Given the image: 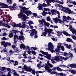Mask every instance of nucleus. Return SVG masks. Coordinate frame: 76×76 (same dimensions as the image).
Returning <instances> with one entry per match:
<instances>
[{
    "mask_svg": "<svg viewBox=\"0 0 76 76\" xmlns=\"http://www.w3.org/2000/svg\"><path fill=\"white\" fill-rule=\"evenodd\" d=\"M23 11L22 12L20 11L19 15H18L19 16H20L19 18H22V20H23L24 22L25 21H26V19H27V16L23 14Z\"/></svg>",
    "mask_w": 76,
    "mask_h": 76,
    "instance_id": "obj_1",
    "label": "nucleus"
},
{
    "mask_svg": "<svg viewBox=\"0 0 76 76\" xmlns=\"http://www.w3.org/2000/svg\"><path fill=\"white\" fill-rule=\"evenodd\" d=\"M37 31H36V30L35 29H32L31 30V31L30 34V37H33V36L34 35H35V36H34V38H38V36H37Z\"/></svg>",
    "mask_w": 76,
    "mask_h": 76,
    "instance_id": "obj_2",
    "label": "nucleus"
},
{
    "mask_svg": "<svg viewBox=\"0 0 76 76\" xmlns=\"http://www.w3.org/2000/svg\"><path fill=\"white\" fill-rule=\"evenodd\" d=\"M24 68L26 72H31L32 71L31 73H32V74L34 75H35V71L34 70H32V68H29L26 65L24 66Z\"/></svg>",
    "mask_w": 76,
    "mask_h": 76,
    "instance_id": "obj_3",
    "label": "nucleus"
},
{
    "mask_svg": "<svg viewBox=\"0 0 76 76\" xmlns=\"http://www.w3.org/2000/svg\"><path fill=\"white\" fill-rule=\"evenodd\" d=\"M57 33L58 34L57 35V36H58V37H59V36H60V35H61L62 36H63V35L61 34L62 33L64 34L65 35H66V36H70V34H69V33H67V32H66V31H58L57 32Z\"/></svg>",
    "mask_w": 76,
    "mask_h": 76,
    "instance_id": "obj_4",
    "label": "nucleus"
},
{
    "mask_svg": "<svg viewBox=\"0 0 76 76\" xmlns=\"http://www.w3.org/2000/svg\"><path fill=\"white\" fill-rule=\"evenodd\" d=\"M12 32H13V33H15V35L14 36V41L15 43H16L17 42L15 41L16 40V37L17 39H18V35H16V33L18 32V31L17 30H15L13 29L11 31Z\"/></svg>",
    "mask_w": 76,
    "mask_h": 76,
    "instance_id": "obj_5",
    "label": "nucleus"
},
{
    "mask_svg": "<svg viewBox=\"0 0 76 76\" xmlns=\"http://www.w3.org/2000/svg\"><path fill=\"white\" fill-rule=\"evenodd\" d=\"M44 31L46 33H51V32H53V29H48L47 27H45L44 29Z\"/></svg>",
    "mask_w": 76,
    "mask_h": 76,
    "instance_id": "obj_6",
    "label": "nucleus"
},
{
    "mask_svg": "<svg viewBox=\"0 0 76 76\" xmlns=\"http://www.w3.org/2000/svg\"><path fill=\"white\" fill-rule=\"evenodd\" d=\"M69 29L70 31L73 34H76V30L75 29H73L72 28V26H69Z\"/></svg>",
    "mask_w": 76,
    "mask_h": 76,
    "instance_id": "obj_7",
    "label": "nucleus"
},
{
    "mask_svg": "<svg viewBox=\"0 0 76 76\" xmlns=\"http://www.w3.org/2000/svg\"><path fill=\"white\" fill-rule=\"evenodd\" d=\"M0 6H1L2 8H8L9 5L7 4L0 3Z\"/></svg>",
    "mask_w": 76,
    "mask_h": 76,
    "instance_id": "obj_8",
    "label": "nucleus"
},
{
    "mask_svg": "<svg viewBox=\"0 0 76 76\" xmlns=\"http://www.w3.org/2000/svg\"><path fill=\"white\" fill-rule=\"evenodd\" d=\"M23 12L26 14L27 16H29V15H31L32 14V12L31 11L28 10V11H23Z\"/></svg>",
    "mask_w": 76,
    "mask_h": 76,
    "instance_id": "obj_9",
    "label": "nucleus"
},
{
    "mask_svg": "<svg viewBox=\"0 0 76 76\" xmlns=\"http://www.w3.org/2000/svg\"><path fill=\"white\" fill-rule=\"evenodd\" d=\"M48 49L49 50H50L51 49H53L54 47L53 46V43L51 42L49 43L48 44Z\"/></svg>",
    "mask_w": 76,
    "mask_h": 76,
    "instance_id": "obj_10",
    "label": "nucleus"
},
{
    "mask_svg": "<svg viewBox=\"0 0 76 76\" xmlns=\"http://www.w3.org/2000/svg\"><path fill=\"white\" fill-rule=\"evenodd\" d=\"M54 59L55 61H57V62H59L60 61V56H55L54 57Z\"/></svg>",
    "mask_w": 76,
    "mask_h": 76,
    "instance_id": "obj_11",
    "label": "nucleus"
},
{
    "mask_svg": "<svg viewBox=\"0 0 76 76\" xmlns=\"http://www.w3.org/2000/svg\"><path fill=\"white\" fill-rule=\"evenodd\" d=\"M20 8L22 10H23V11H27V10H28L29 8H26L25 7H23L22 6H19Z\"/></svg>",
    "mask_w": 76,
    "mask_h": 76,
    "instance_id": "obj_12",
    "label": "nucleus"
},
{
    "mask_svg": "<svg viewBox=\"0 0 76 76\" xmlns=\"http://www.w3.org/2000/svg\"><path fill=\"white\" fill-rule=\"evenodd\" d=\"M9 8L10 10H11V11H12L13 10H16V8L15 7H13V6H9L8 7V8Z\"/></svg>",
    "mask_w": 76,
    "mask_h": 76,
    "instance_id": "obj_13",
    "label": "nucleus"
},
{
    "mask_svg": "<svg viewBox=\"0 0 76 76\" xmlns=\"http://www.w3.org/2000/svg\"><path fill=\"white\" fill-rule=\"evenodd\" d=\"M66 47V48L68 49H70L71 48V45H68V44H63Z\"/></svg>",
    "mask_w": 76,
    "mask_h": 76,
    "instance_id": "obj_14",
    "label": "nucleus"
},
{
    "mask_svg": "<svg viewBox=\"0 0 76 76\" xmlns=\"http://www.w3.org/2000/svg\"><path fill=\"white\" fill-rule=\"evenodd\" d=\"M7 45L9 46V47L11 46V43L10 42H6L4 46V47H5V48H6Z\"/></svg>",
    "mask_w": 76,
    "mask_h": 76,
    "instance_id": "obj_15",
    "label": "nucleus"
},
{
    "mask_svg": "<svg viewBox=\"0 0 76 76\" xmlns=\"http://www.w3.org/2000/svg\"><path fill=\"white\" fill-rule=\"evenodd\" d=\"M20 47L21 49H22V48H23V49H26V48L23 44H22L20 45Z\"/></svg>",
    "mask_w": 76,
    "mask_h": 76,
    "instance_id": "obj_16",
    "label": "nucleus"
},
{
    "mask_svg": "<svg viewBox=\"0 0 76 76\" xmlns=\"http://www.w3.org/2000/svg\"><path fill=\"white\" fill-rule=\"evenodd\" d=\"M39 52L40 53H42V54H43V55H45V56H47L48 54V52H44L42 50H40Z\"/></svg>",
    "mask_w": 76,
    "mask_h": 76,
    "instance_id": "obj_17",
    "label": "nucleus"
},
{
    "mask_svg": "<svg viewBox=\"0 0 76 76\" xmlns=\"http://www.w3.org/2000/svg\"><path fill=\"white\" fill-rule=\"evenodd\" d=\"M66 41H67V42H71L73 43V41L72 39L69 38H67L66 39Z\"/></svg>",
    "mask_w": 76,
    "mask_h": 76,
    "instance_id": "obj_18",
    "label": "nucleus"
},
{
    "mask_svg": "<svg viewBox=\"0 0 76 76\" xmlns=\"http://www.w3.org/2000/svg\"><path fill=\"white\" fill-rule=\"evenodd\" d=\"M38 4L39 10H43L42 7V5H41V4L40 3H39Z\"/></svg>",
    "mask_w": 76,
    "mask_h": 76,
    "instance_id": "obj_19",
    "label": "nucleus"
},
{
    "mask_svg": "<svg viewBox=\"0 0 76 76\" xmlns=\"http://www.w3.org/2000/svg\"><path fill=\"white\" fill-rule=\"evenodd\" d=\"M45 69L46 70H47L48 73H50L51 72V69H50V67H46L45 68Z\"/></svg>",
    "mask_w": 76,
    "mask_h": 76,
    "instance_id": "obj_20",
    "label": "nucleus"
},
{
    "mask_svg": "<svg viewBox=\"0 0 76 76\" xmlns=\"http://www.w3.org/2000/svg\"><path fill=\"white\" fill-rule=\"evenodd\" d=\"M53 19L54 21H55V23H56V24L57 23H58V18H53Z\"/></svg>",
    "mask_w": 76,
    "mask_h": 76,
    "instance_id": "obj_21",
    "label": "nucleus"
},
{
    "mask_svg": "<svg viewBox=\"0 0 76 76\" xmlns=\"http://www.w3.org/2000/svg\"><path fill=\"white\" fill-rule=\"evenodd\" d=\"M14 33H13V32H11L10 33L9 35V37L10 38H12V37H13V34H14Z\"/></svg>",
    "mask_w": 76,
    "mask_h": 76,
    "instance_id": "obj_22",
    "label": "nucleus"
},
{
    "mask_svg": "<svg viewBox=\"0 0 76 76\" xmlns=\"http://www.w3.org/2000/svg\"><path fill=\"white\" fill-rule=\"evenodd\" d=\"M24 38V36L23 35H20L18 37V39L20 40H22V39Z\"/></svg>",
    "mask_w": 76,
    "mask_h": 76,
    "instance_id": "obj_23",
    "label": "nucleus"
},
{
    "mask_svg": "<svg viewBox=\"0 0 76 76\" xmlns=\"http://www.w3.org/2000/svg\"><path fill=\"white\" fill-rule=\"evenodd\" d=\"M22 25L21 26V28H25L26 27V24H24V23H22Z\"/></svg>",
    "mask_w": 76,
    "mask_h": 76,
    "instance_id": "obj_24",
    "label": "nucleus"
},
{
    "mask_svg": "<svg viewBox=\"0 0 76 76\" xmlns=\"http://www.w3.org/2000/svg\"><path fill=\"white\" fill-rule=\"evenodd\" d=\"M46 58L48 59V60H51V55L50 54H48L46 56Z\"/></svg>",
    "mask_w": 76,
    "mask_h": 76,
    "instance_id": "obj_25",
    "label": "nucleus"
},
{
    "mask_svg": "<svg viewBox=\"0 0 76 76\" xmlns=\"http://www.w3.org/2000/svg\"><path fill=\"white\" fill-rule=\"evenodd\" d=\"M47 33L45 31L44 32H43L41 36L43 37L44 36V37H46V36H47Z\"/></svg>",
    "mask_w": 76,
    "mask_h": 76,
    "instance_id": "obj_26",
    "label": "nucleus"
},
{
    "mask_svg": "<svg viewBox=\"0 0 76 76\" xmlns=\"http://www.w3.org/2000/svg\"><path fill=\"white\" fill-rule=\"evenodd\" d=\"M45 1L47 0V1H48L49 3H51L52 2L53 3H56V1L55 0H45Z\"/></svg>",
    "mask_w": 76,
    "mask_h": 76,
    "instance_id": "obj_27",
    "label": "nucleus"
},
{
    "mask_svg": "<svg viewBox=\"0 0 76 76\" xmlns=\"http://www.w3.org/2000/svg\"><path fill=\"white\" fill-rule=\"evenodd\" d=\"M44 25H45L46 26H50V23H47V22H45L44 23Z\"/></svg>",
    "mask_w": 76,
    "mask_h": 76,
    "instance_id": "obj_28",
    "label": "nucleus"
},
{
    "mask_svg": "<svg viewBox=\"0 0 76 76\" xmlns=\"http://www.w3.org/2000/svg\"><path fill=\"white\" fill-rule=\"evenodd\" d=\"M56 69L58 71H59V72H62V70H63V69L60 68L59 67H56Z\"/></svg>",
    "mask_w": 76,
    "mask_h": 76,
    "instance_id": "obj_29",
    "label": "nucleus"
},
{
    "mask_svg": "<svg viewBox=\"0 0 76 76\" xmlns=\"http://www.w3.org/2000/svg\"><path fill=\"white\" fill-rule=\"evenodd\" d=\"M21 23H19V24H16V28H18L19 27V28H21Z\"/></svg>",
    "mask_w": 76,
    "mask_h": 76,
    "instance_id": "obj_30",
    "label": "nucleus"
},
{
    "mask_svg": "<svg viewBox=\"0 0 76 76\" xmlns=\"http://www.w3.org/2000/svg\"><path fill=\"white\" fill-rule=\"evenodd\" d=\"M59 58H60V61H62L63 60H64L65 58L64 57H63L62 56H59Z\"/></svg>",
    "mask_w": 76,
    "mask_h": 76,
    "instance_id": "obj_31",
    "label": "nucleus"
},
{
    "mask_svg": "<svg viewBox=\"0 0 76 76\" xmlns=\"http://www.w3.org/2000/svg\"><path fill=\"white\" fill-rule=\"evenodd\" d=\"M7 60L8 61H10V63H14L15 62V61H14L13 60H10V57H9V59H7Z\"/></svg>",
    "mask_w": 76,
    "mask_h": 76,
    "instance_id": "obj_32",
    "label": "nucleus"
},
{
    "mask_svg": "<svg viewBox=\"0 0 76 76\" xmlns=\"http://www.w3.org/2000/svg\"><path fill=\"white\" fill-rule=\"evenodd\" d=\"M1 44L4 47V45L6 44V42L5 41H2L1 42Z\"/></svg>",
    "mask_w": 76,
    "mask_h": 76,
    "instance_id": "obj_33",
    "label": "nucleus"
},
{
    "mask_svg": "<svg viewBox=\"0 0 76 76\" xmlns=\"http://www.w3.org/2000/svg\"><path fill=\"white\" fill-rule=\"evenodd\" d=\"M8 24H5L4 23H2V26H4L6 28L7 27V25Z\"/></svg>",
    "mask_w": 76,
    "mask_h": 76,
    "instance_id": "obj_34",
    "label": "nucleus"
},
{
    "mask_svg": "<svg viewBox=\"0 0 76 76\" xmlns=\"http://www.w3.org/2000/svg\"><path fill=\"white\" fill-rule=\"evenodd\" d=\"M61 53L63 55V56H68V54L66 52H61Z\"/></svg>",
    "mask_w": 76,
    "mask_h": 76,
    "instance_id": "obj_35",
    "label": "nucleus"
},
{
    "mask_svg": "<svg viewBox=\"0 0 76 76\" xmlns=\"http://www.w3.org/2000/svg\"><path fill=\"white\" fill-rule=\"evenodd\" d=\"M57 12V10H52L51 11V12L52 14L54 13H56Z\"/></svg>",
    "mask_w": 76,
    "mask_h": 76,
    "instance_id": "obj_36",
    "label": "nucleus"
},
{
    "mask_svg": "<svg viewBox=\"0 0 76 76\" xmlns=\"http://www.w3.org/2000/svg\"><path fill=\"white\" fill-rule=\"evenodd\" d=\"M72 37L73 39H74L75 40H76V36L75 35H72Z\"/></svg>",
    "mask_w": 76,
    "mask_h": 76,
    "instance_id": "obj_37",
    "label": "nucleus"
},
{
    "mask_svg": "<svg viewBox=\"0 0 76 76\" xmlns=\"http://www.w3.org/2000/svg\"><path fill=\"white\" fill-rule=\"evenodd\" d=\"M72 20V18H71V17L69 16H68L66 17V20Z\"/></svg>",
    "mask_w": 76,
    "mask_h": 76,
    "instance_id": "obj_38",
    "label": "nucleus"
},
{
    "mask_svg": "<svg viewBox=\"0 0 76 76\" xmlns=\"http://www.w3.org/2000/svg\"><path fill=\"white\" fill-rule=\"evenodd\" d=\"M71 73H73V74H75L76 73V71L75 70L72 69L71 71Z\"/></svg>",
    "mask_w": 76,
    "mask_h": 76,
    "instance_id": "obj_39",
    "label": "nucleus"
},
{
    "mask_svg": "<svg viewBox=\"0 0 76 76\" xmlns=\"http://www.w3.org/2000/svg\"><path fill=\"white\" fill-rule=\"evenodd\" d=\"M56 73H57V72L52 71L51 72V75H54V74H56Z\"/></svg>",
    "mask_w": 76,
    "mask_h": 76,
    "instance_id": "obj_40",
    "label": "nucleus"
},
{
    "mask_svg": "<svg viewBox=\"0 0 76 76\" xmlns=\"http://www.w3.org/2000/svg\"><path fill=\"white\" fill-rule=\"evenodd\" d=\"M61 50H62L63 51H64V47L63 46H61Z\"/></svg>",
    "mask_w": 76,
    "mask_h": 76,
    "instance_id": "obj_41",
    "label": "nucleus"
},
{
    "mask_svg": "<svg viewBox=\"0 0 76 76\" xmlns=\"http://www.w3.org/2000/svg\"><path fill=\"white\" fill-rule=\"evenodd\" d=\"M41 5L42 6V7H46V6H47V4L45 3H43L42 4H41Z\"/></svg>",
    "mask_w": 76,
    "mask_h": 76,
    "instance_id": "obj_42",
    "label": "nucleus"
},
{
    "mask_svg": "<svg viewBox=\"0 0 76 76\" xmlns=\"http://www.w3.org/2000/svg\"><path fill=\"white\" fill-rule=\"evenodd\" d=\"M12 48L13 49H15V48H16V46L15 45H13L12 46Z\"/></svg>",
    "mask_w": 76,
    "mask_h": 76,
    "instance_id": "obj_43",
    "label": "nucleus"
},
{
    "mask_svg": "<svg viewBox=\"0 0 76 76\" xmlns=\"http://www.w3.org/2000/svg\"><path fill=\"white\" fill-rule=\"evenodd\" d=\"M44 10L46 12H48V11H50V9L49 8H44Z\"/></svg>",
    "mask_w": 76,
    "mask_h": 76,
    "instance_id": "obj_44",
    "label": "nucleus"
},
{
    "mask_svg": "<svg viewBox=\"0 0 76 76\" xmlns=\"http://www.w3.org/2000/svg\"><path fill=\"white\" fill-rule=\"evenodd\" d=\"M63 20L64 21H66V20L67 19V17H66V16H63Z\"/></svg>",
    "mask_w": 76,
    "mask_h": 76,
    "instance_id": "obj_45",
    "label": "nucleus"
},
{
    "mask_svg": "<svg viewBox=\"0 0 76 76\" xmlns=\"http://www.w3.org/2000/svg\"><path fill=\"white\" fill-rule=\"evenodd\" d=\"M51 61H52V63L53 64H54L56 63V61L54 60V59H51Z\"/></svg>",
    "mask_w": 76,
    "mask_h": 76,
    "instance_id": "obj_46",
    "label": "nucleus"
},
{
    "mask_svg": "<svg viewBox=\"0 0 76 76\" xmlns=\"http://www.w3.org/2000/svg\"><path fill=\"white\" fill-rule=\"evenodd\" d=\"M3 50L4 53H7V50L6 48L3 49Z\"/></svg>",
    "mask_w": 76,
    "mask_h": 76,
    "instance_id": "obj_47",
    "label": "nucleus"
},
{
    "mask_svg": "<svg viewBox=\"0 0 76 76\" xmlns=\"http://www.w3.org/2000/svg\"><path fill=\"white\" fill-rule=\"evenodd\" d=\"M66 13H69V14H71V12H72V11L70 10V9H69L68 11H66Z\"/></svg>",
    "mask_w": 76,
    "mask_h": 76,
    "instance_id": "obj_48",
    "label": "nucleus"
},
{
    "mask_svg": "<svg viewBox=\"0 0 76 76\" xmlns=\"http://www.w3.org/2000/svg\"><path fill=\"white\" fill-rule=\"evenodd\" d=\"M54 6L55 7H58V6L59 7H61V5H60V4H55Z\"/></svg>",
    "mask_w": 76,
    "mask_h": 76,
    "instance_id": "obj_49",
    "label": "nucleus"
},
{
    "mask_svg": "<svg viewBox=\"0 0 76 76\" xmlns=\"http://www.w3.org/2000/svg\"><path fill=\"white\" fill-rule=\"evenodd\" d=\"M31 53H32V54H34V55H35H35H36V52L34 51H31Z\"/></svg>",
    "mask_w": 76,
    "mask_h": 76,
    "instance_id": "obj_50",
    "label": "nucleus"
},
{
    "mask_svg": "<svg viewBox=\"0 0 76 76\" xmlns=\"http://www.w3.org/2000/svg\"><path fill=\"white\" fill-rule=\"evenodd\" d=\"M7 71L8 72H12V69H10V68H8L7 69Z\"/></svg>",
    "mask_w": 76,
    "mask_h": 76,
    "instance_id": "obj_51",
    "label": "nucleus"
},
{
    "mask_svg": "<svg viewBox=\"0 0 76 76\" xmlns=\"http://www.w3.org/2000/svg\"><path fill=\"white\" fill-rule=\"evenodd\" d=\"M26 49H28V50L29 51H30L31 50V49H30V48H29V47L28 46H27L26 49Z\"/></svg>",
    "mask_w": 76,
    "mask_h": 76,
    "instance_id": "obj_52",
    "label": "nucleus"
},
{
    "mask_svg": "<svg viewBox=\"0 0 76 76\" xmlns=\"http://www.w3.org/2000/svg\"><path fill=\"white\" fill-rule=\"evenodd\" d=\"M47 20L48 21L50 22V20H51V19H50V17H48L47 18Z\"/></svg>",
    "mask_w": 76,
    "mask_h": 76,
    "instance_id": "obj_53",
    "label": "nucleus"
},
{
    "mask_svg": "<svg viewBox=\"0 0 76 76\" xmlns=\"http://www.w3.org/2000/svg\"><path fill=\"white\" fill-rule=\"evenodd\" d=\"M37 14L36 13H33V16H34V17H37Z\"/></svg>",
    "mask_w": 76,
    "mask_h": 76,
    "instance_id": "obj_54",
    "label": "nucleus"
},
{
    "mask_svg": "<svg viewBox=\"0 0 76 76\" xmlns=\"http://www.w3.org/2000/svg\"><path fill=\"white\" fill-rule=\"evenodd\" d=\"M32 48L33 50H37L38 49V48H35L34 47H33Z\"/></svg>",
    "mask_w": 76,
    "mask_h": 76,
    "instance_id": "obj_55",
    "label": "nucleus"
},
{
    "mask_svg": "<svg viewBox=\"0 0 76 76\" xmlns=\"http://www.w3.org/2000/svg\"><path fill=\"white\" fill-rule=\"evenodd\" d=\"M48 66H49L50 67H53V65L51 64H50L49 65H48Z\"/></svg>",
    "mask_w": 76,
    "mask_h": 76,
    "instance_id": "obj_56",
    "label": "nucleus"
},
{
    "mask_svg": "<svg viewBox=\"0 0 76 76\" xmlns=\"http://www.w3.org/2000/svg\"><path fill=\"white\" fill-rule=\"evenodd\" d=\"M42 15V16H45L46 15L44 11L43 12Z\"/></svg>",
    "mask_w": 76,
    "mask_h": 76,
    "instance_id": "obj_57",
    "label": "nucleus"
},
{
    "mask_svg": "<svg viewBox=\"0 0 76 76\" xmlns=\"http://www.w3.org/2000/svg\"><path fill=\"white\" fill-rule=\"evenodd\" d=\"M1 69L2 70H6V69H7V68H6V67H5L4 66L2 67Z\"/></svg>",
    "mask_w": 76,
    "mask_h": 76,
    "instance_id": "obj_58",
    "label": "nucleus"
},
{
    "mask_svg": "<svg viewBox=\"0 0 76 76\" xmlns=\"http://www.w3.org/2000/svg\"><path fill=\"white\" fill-rule=\"evenodd\" d=\"M59 50H60V49H58V48L55 49V51H56V52H59Z\"/></svg>",
    "mask_w": 76,
    "mask_h": 76,
    "instance_id": "obj_59",
    "label": "nucleus"
},
{
    "mask_svg": "<svg viewBox=\"0 0 76 76\" xmlns=\"http://www.w3.org/2000/svg\"><path fill=\"white\" fill-rule=\"evenodd\" d=\"M14 75H15V76H17L18 75V73L16 72H14L13 73Z\"/></svg>",
    "mask_w": 76,
    "mask_h": 76,
    "instance_id": "obj_60",
    "label": "nucleus"
},
{
    "mask_svg": "<svg viewBox=\"0 0 76 76\" xmlns=\"http://www.w3.org/2000/svg\"><path fill=\"white\" fill-rule=\"evenodd\" d=\"M72 4H73L74 5H76V2L75 1H72Z\"/></svg>",
    "mask_w": 76,
    "mask_h": 76,
    "instance_id": "obj_61",
    "label": "nucleus"
},
{
    "mask_svg": "<svg viewBox=\"0 0 76 76\" xmlns=\"http://www.w3.org/2000/svg\"><path fill=\"white\" fill-rule=\"evenodd\" d=\"M76 68V64H73V68Z\"/></svg>",
    "mask_w": 76,
    "mask_h": 76,
    "instance_id": "obj_62",
    "label": "nucleus"
},
{
    "mask_svg": "<svg viewBox=\"0 0 76 76\" xmlns=\"http://www.w3.org/2000/svg\"><path fill=\"white\" fill-rule=\"evenodd\" d=\"M6 39H7L5 37H4L2 38V40L3 41H5V40H6Z\"/></svg>",
    "mask_w": 76,
    "mask_h": 76,
    "instance_id": "obj_63",
    "label": "nucleus"
},
{
    "mask_svg": "<svg viewBox=\"0 0 76 76\" xmlns=\"http://www.w3.org/2000/svg\"><path fill=\"white\" fill-rule=\"evenodd\" d=\"M7 76H11V74H10V72H9L8 73V75Z\"/></svg>",
    "mask_w": 76,
    "mask_h": 76,
    "instance_id": "obj_64",
    "label": "nucleus"
}]
</instances>
